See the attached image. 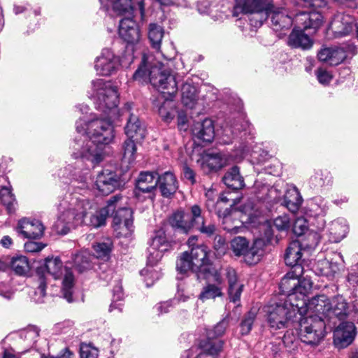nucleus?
<instances>
[{
    "mask_svg": "<svg viewBox=\"0 0 358 358\" xmlns=\"http://www.w3.org/2000/svg\"><path fill=\"white\" fill-rule=\"evenodd\" d=\"M113 115L93 116L91 118H80L76 124V131L80 134L73 142L71 156L79 159L78 163H85V169L94 168L106 157L105 145L114 141L115 129Z\"/></svg>",
    "mask_w": 358,
    "mask_h": 358,
    "instance_id": "1",
    "label": "nucleus"
},
{
    "mask_svg": "<svg viewBox=\"0 0 358 358\" xmlns=\"http://www.w3.org/2000/svg\"><path fill=\"white\" fill-rule=\"evenodd\" d=\"M122 198L120 194L112 196L106 207L93 213L92 203L90 201L77 194L66 195L59 205L58 224H65L64 234H66L71 227L82 224L95 228L101 227L105 224L107 217L113 214Z\"/></svg>",
    "mask_w": 358,
    "mask_h": 358,
    "instance_id": "2",
    "label": "nucleus"
},
{
    "mask_svg": "<svg viewBox=\"0 0 358 358\" xmlns=\"http://www.w3.org/2000/svg\"><path fill=\"white\" fill-rule=\"evenodd\" d=\"M178 75H172L166 70L161 62H151L145 55H143L141 64L133 76V78L139 82L149 80L164 94L165 101L159 107L158 113L166 122H170L174 117L173 103L170 99L178 91Z\"/></svg>",
    "mask_w": 358,
    "mask_h": 358,
    "instance_id": "3",
    "label": "nucleus"
},
{
    "mask_svg": "<svg viewBox=\"0 0 358 358\" xmlns=\"http://www.w3.org/2000/svg\"><path fill=\"white\" fill-rule=\"evenodd\" d=\"M88 94L97 110L104 114L116 115L120 94L117 87L112 81L101 78L92 80Z\"/></svg>",
    "mask_w": 358,
    "mask_h": 358,
    "instance_id": "4",
    "label": "nucleus"
},
{
    "mask_svg": "<svg viewBox=\"0 0 358 358\" xmlns=\"http://www.w3.org/2000/svg\"><path fill=\"white\" fill-rule=\"evenodd\" d=\"M210 250L203 245H196L189 252H182L176 262V269L180 273L189 271L195 273L198 278L215 271L209 259Z\"/></svg>",
    "mask_w": 358,
    "mask_h": 358,
    "instance_id": "5",
    "label": "nucleus"
},
{
    "mask_svg": "<svg viewBox=\"0 0 358 358\" xmlns=\"http://www.w3.org/2000/svg\"><path fill=\"white\" fill-rule=\"evenodd\" d=\"M293 327L301 341L311 346H317L327 334L326 322L321 317L304 316L300 312Z\"/></svg>",
    "mask_w": 358,
    "mask_h": 358,
    "instance_id": "6",
    "label": "nucleus"
},
{
    "mask_svg": "<svg viewBox=\"0 0 358 358\" xmlns=\"http://www.w3.org/2000/svg\"><path fill=\"white\" fill-rule=\"evenodd\" d=\"M303 311L302 308L291 307L287 302L277 303L268 307L267 322L272 330L293 327L299 312Z\"/></svg>",
    "mask_w": 358,
    "mask_h": 358,
    "instance_id": "7",
    "label": "nucleus"
},
{
    "mask_svg": "<svg viewBox=\"0 0 358 358\" xmlns=\"http://www.w3.org/2000/svg\"><path fill=\"white\" fill-rule=\"evenodd\" d=\"M44 268L47 273L55 279L62 278V292L64 298L68 302L73 301V288L74 277L72 271L67 267H63V264L59 257H48L45 259Z\"/></svg>",
    "mask_w": 358,
    "mask_h": 358,
    "instance_id": "8",
    "label": "nucleus"
},
{
    "mask_svg": "<svg viewBox=\"0 0 358 358\" xmlns=\"http://www.w3.org/2000/svg\"><path fill=\"white\" fill-rule=\"evenodd\" d=\"M303 273V267L297 266L296 268L292 269L281 280L280 283V289L282 294L286 295L284 302H287L289 305L295 306L298 308L303 309L304 301H299L296 302L299 298L296 288L299 284V278Z\"/></svg>",
    "mask_w": 358,
    "mask_h": 358,
    "instance_id": "9",
    "label": "nucleus"
},
{
    "mask_svg": "<svg viewBox=\"0 0 358 358\" xmlns=\"http://www.w3.org/2000/svg\"><path fill=\"white\" fill-rule=\"evenodd\" d=\"M120 65L119 56L108 48L102 49L94 60V70L101 76H110L115 73Z\"/></svg>",
    "mask_w": 358,
    "mask_h": 358,
    "instance_id": "10",
    "label": "nucleus"
},
{
    "mask_svg": "<svg viewBox=\"0 0 358 358\" xmlns=\"http://www.w3.org/2000/svg\"><path fill=\"white\" fill-rule=\"evenodd\" d=\"M231 162L232 157L227 153L208 151L201 155L196 163L205 173H209L220 170Z\"/></svg>",
    "mask_w": 358,
    "mask_h": 358,
    "instance_id": "11",
    "label": "nucleus"
},
{
    "mask_svg": "<svg viewBox=\"0 0 358 358\" xmlns=\"http://www.w3.org/2000/svg\"><path fill=\"white\" fill-rule=\"evenodd\" d=\"M203 277L208 282L199 295L200 300L204 301L223 296L224 280L217 270L203 275Z\"/></svg>",
    "mask_w": 358,
    "mask_h": 358,
    "instance_id": "12",
    "label": "nucleus"
},
{
    "mask_svg": "<svg viewBox=\"0 0 358 358\" xmlns=\"http://www.w3.org/2000/svg\"><path fill=\"white\" fill-rule=\"evenodd\" d=\"M223 341L220 339H213L210 336L201 341L199 346H193L187 351V358H212L222 350Z\"/></svg>",
    "mask_w": 358,
    "mask_h": 358,
    "instance_id": "13",
    "label": "nucleus"
},
{
    "mask_svg": "<svg viewBox=\"0 0 358 358\" xmlns=\"http://www.w3.org/2000/svg\"><path fill=\"white\" fill-rule=\"evenodd\" d=\"M330 299L324 294L313 296L303 305V315L321 317L324 321L329 318L330 309Z\"/></svg>",
    "mask_w": 358,
    "mask_h": 358,
    "instance_id": "14",
    "label": "nucleus"
},
{
    "mask_svg": "<svg viewBox=\"0 0 358 358\" xmlns=\"http://www.w3.org/2000/svg\"><path fill=\"white\" fill-rule=\"evenodd\" d=\"M121 177L115 171L103 169L98 173L95 185L96 189L103 194L108 195L123 185Z\"/></svg>",
    "mask_w": 358,
    "mask_h": 358,
    "instance_id": "15",
    "label": "nucleus"
},
{
    "mask_svg": "<svg viewBox=\"0 0 358 358\" xmlns=\"http://www.w3.org/2000/svg\"><path fill=\"white\" fill-rule=\"evenodd\" d=\"M170 248L165 233L159 231L152 240V243L148 248V265L151 267L156 265L163 257L164 253Z\"/></svg>",
    "mask_w": 358,
    "mask_h": 358,
    "instance_id": "16",
    "label": "nucleus"
},
{
    "mask_svg": "<svg viewBox=\"0 0 358 358\" xmlns=\"http://www.w3.org/2000/svg\"><path fill=\"white\" fill-rule=\"evenodd\" d=\"M157 185V173L148 171L141 172L136 181L134 194L139 198L142 194H147V197L153 200Z\"/></svg>",
    "mask_w": 358,
    "mask_h": 358,
    "instance_id": "17",
    "label": "nucleus"
},
{
    "mask_svg": "<svg viewBox=\"0 0 358 358\" xmlns=\"http://www.w3.org/2000/svg\"><path fill=\"white\" fill-rule=\"evenodd\" d=\"M355 24L353 17L348 14L338 13L329 24V30L335 38H341L352 32Z\"/></svg>",
    "mask_w": 358,
    "mask_h": 358,
    "instance_id": "18",
    "label": "nucleus"
},
{
    "mask_svg": "<svg viewBox=\"0 0 358 358\" xmlns=\"http://www.w3.org/2000/svg\"><path fill=\"white\" fill-rule=\"evenodd\" d=\"M355 336V326L352 322H341L334 332V343L338 348L350 345Z\"/></svg>",
    "mask_w": 358,
    "mask_h": 358,
    "instance_id": "19",
    "label": "nucleus"
},
{
    "mask_svg": "<svg viewBox=\"0 0 358 358\" xmlns=\"http://www.w3.org/2000/svg\"><path fill=\"white\" fill-rule=\"evenodd\" d=\"M44 229L42 222L38 220L22 218L19 220L16 231L24 238L37 239L43 236Z\"/></svg>",
    "mask_w": 358,
    "mask_h": 358,
    "instance_id": "20",
    "label": "nucleus"
},
{
    "mask_svg": "<svg viewBox=\"0 0 358 358\" xmlns=\"http://www.w3.org/2000/svg\"><path fill=\"white\" fill-rule=\"evenodd\" d=\"M118 34L122 39L129 44L138 43L141 38L138 26L131 17H124L120 21Z\"/></svg>",
    "mask_w": 358,
    "mask_h": 358,
    "instance_id": "21",
    "label": "nucleus"
},
{
    "mask_svg": "<svg viewBox=\"0 0 358 358\" xmlns=\"http://www.w3.org/2000/svg\"><path fill=\"white\" fill-rule=\"evenodd\" d=\"M296 25L303 30L312 29L317 30L323 22V17L318 11L301 12L294 17Z\"/></svg>",
    "mask_w": 358,
    "mask_h": 358,
    "instance_id": "22",
    "label": "nucleus"
},
{
    "mask_svg": "<svg viewBox=\"0 0 358 358\" xmlns=\"http://www.w3.org/2000/svg\"><path fill=\"white\" fill-rule=\"evenodd\" d=\"M317 57L321 62L331 66H337L347 58V53L341 47H325L319 51Z\"/></svg>",
    "mask_w": 358,
    "mask_h": 358,
    "instance_id": "23",
    "label": "nucleus"
},
{
    "mask_svg": "<svg viewBox=\"0 0 358 358\" xmlns=\"http://www.w3.org/2000/svg\"><path fill=\"white\" fill-rule=\"evenodd\" d=\"M306 250L303 248L301 241H292L286 249L285 254V264L291 266L292 269L297 266H301L303 252Z\"/></svg>",
    "mask_w": 358,
    "mask_h": 358,
    "instance_id": "24",
    "label": "nucleus"
},
{
    "mask_svg": "<svg viewBox=\"0 0 358 358\" xmlns=\"http://www.w3.org/2000/svg\"><path fill=\"white\" fill-rule=\"evenodd\" d=\"M192 132L197 139L203 142L210 143L215 137L213 122L210 119L195 122L192 127Z\"/></svg>",
    "mask_w": 358,
    "mask_h": 358,
    "instance_id": "25",
    "label": "nucleus"
},
{
    "mask_svg": "<svg viewBox=\"0 0 358 358\" xmlns=\"http://www.w3.org/2000/svg\"><path fill=\"white\" fill-rule=\"evenodd\" d=\"M287 44L292 48L307 50L312 48L313 41L304 33L303 29H299L296 25L288 36Z\"/></svg>",
    "mask_w": 358,
    "mask_h": 358,
    "instance_id": "26",
    "label": "nucleus"
},
{
    "mask_svg": "<svg viewBox=\"0 0 358 358\" xmlns=\"http://www.w3.org/2000/svg\"><path fill=\"white\" fill-rule=\"evenodd\" d=\"M124 217L125 220L124 222H120L119 217L113 220V228L117 237L129 236L134 231L133 211L126 210Z\"/></svg>",
    "mask_w": 358,
    "mask_h": 358,
    "instance_id": "27",
    "label": "nucleus"
},
{
    "mask_svg": "<svg viewBox=\"0 0 358 358\" xmlns=\"http://www.w3.org/2000/svg\"><path fill=\"white\" fill-rule=\"evenodd\" d=\"M329 318L333 316L343 320L350 315L349 304L342 295H336L330 299Z\"/></svg>",
    "mask_w": 358,
    "mask_h": 358,
    "instance_id": "28",
    "label": "nucleus"
},
{
    "mask_svg": "<svg viewBox=\"0 0 358 358\" xmlns=\"http://www.w3.org/2000/svg\"><path fill=\"white\" fill-rule=\"evenodd\" d=\"M125 134L128 138L136 141L143 140L145 136V129L138 117L134 115H130L125 127Z\"/></svg>",
    "mask_w": 358,
    "mask_h": 358,
    "instance_id": "29",
    "label": "nucleus"
},
{
    "mask_svg": "<svg viewBox=\"0 0 358 358\" xmlns=\"http://www.w3.org/2000/svg\"><path fill=\"white\" fill-rule=\"evenodd\" d=\"M157 184L163 196L169 197L177 190L178 185L176 176L170 172H166L157 177Z\"/></svg>",
    "mask_w": 358,
    "mask_h": 358,
    "instance_id": "30",
    "label": "nucleus"
},
{
    "mask_svg": "<svg viewBox=\"0 0 358 358\" xmlns=\"http://www.w3.org/2000/svg\"><path fill=\"white\" fill-rule=\"evenodd\" d=\"M248 122H244L241 124L239 121L227 122L222 127L221 141L224 144H229L232 142L233 138L236 136L241 129H246Z\"/></svg>",
    "mask_w": 358,
    "mask_h": 358,
    "instance_id": "31",
    "label": "nucleus"
},
{
    "mask_svg": "<svg viewBox=\"0 0 358 358\" xmlns=\"http://www.w3.org/2000/svg\"><path fill=\"white\" fill-rule=\"evenodd\" d=\"M227 278L229 283V297L231 301L237 303L240 301V298L243 289V285L237 281V275L234 269L227 268Z\"/></svg>",
    "mask_w": 358,
    "mask_h": 358,
    "instance_id": "32",
    "label": "nucleus"
},
{
    "mask_svg": "<svg viewBox=\"0 0 358 358\" xmlns=\"http://www.w3.org/2000/svg\"><path fill=\"white\" fill-rule=\"evenodd\" d=\"M348 231V225L343 218H338L332 221L329 227V236L331 242L338 243L343 239Z\"/></svg>",
    "mask_w": 358,
    "mask_h": 358,
    "instance_id": "33",
    "label": "nucleus"
},
{
    "mask_svg": "<svg viewBox=\"0 0 358 358\" xmlns=\"http://www.w3.org/2000/svg\"><path fill=\"white\" fill-rule=\"evenodd\" d=\"M224 183L233 189H240L245 186L243 178L240 174L239 168L234 166L223 177Z\"/></svg>",
    "mask_w": 358,
    "mask_h": 358,
    "instance_id": "34",
    "label": "nucleus"
},
{
    "mask_svg": "<svg viewBox=\"0 0 358 358\" xmlns=\"http://www.w3.org/2000/svg\"><path fill=\"white\" fill-rule=\"evenodd\" d=\"M338 271V264L327 259L320 260L315 266V272L317 275L325 276L329 280H332Z\"/></svg>",
    "mask_w": 358,
    "mask_h": 358,
    "instance_id": "35",
    "label": "nucleus"
},
{
    "mask_svg": "<svg viewBox=\"0 0 358 358\" xmlns=\"http://www.w3.org/2000/svg\"><path fill=\"white\" fill-rule=\"evenodd\" d=\"M301 203L302 198L296 188L293 187L286 191L284 195V205L289 211L296 213Z\"/></svg>",
    "mask_w": 358,
    "mask_h": 358,
    "instance_id": "36",
    "label": "nucleus"
},
{
    "mask_svg": "<svg viewBox=\"0 0 358 358\" xmlns=\"http://www.w3.org/2000/svg\"><path fill=\"white\" fill-rule=\"evenodd\" d=\"M245 13L258 14L269 7V0H243L241 5Z\"/></svg>",
    "mask_w": 358,
    "mask_h": 358,
    "instance_id": "37",
    "label": "nucleus"
},
{
    "mask_svg": "<svg viewBox=\"0 0 358 358\" xmlns=\"http://www.w3.org/2000/svg\"><path fill=\"white\" fill-rule=\"evenodd\" d=\"M329 209L327 202L321 197L313 199L308 203V215L310 217L324 216Z\"/></svg>",
    "mask_w": 358,
    "mask_h": 358,
    "instance_id": "38",
    "label": "nucleus"
},
{
    "mask_svg": "<svg viewBox=\"0 0 358 358\" xmlns=\"http://www.w3.org/2000/svg\"><path fill=\"white\" fill-rule=\"evenodd\" d=\"M182 102L187 108H193L197 101L196 90L194 86L186 82L181 88Z\"/></svg>",
    "mask_w": 358,
    "mask_h": 358,
    "instance_id": "39",
    "label": "nucleus"
},
{
    "mask_svg": "<svg viewBox=\"0 0 358 358\" xmlns=\"http://www.w3.org/2000/svg\"><path fill=\"white\" fill-rule=\"evenodd\" d=\"M186 215L182 211H177L173 213L169 218V223L173 227L187 233L191 228L189 220L186 218Z\"/></svg>",
    "mask_w": 358,
    "mask_h": 358,
    "instance_id": "40",
    "label": "nucleus"
},
{
    "mask_svg": "<svg viewBox=\"0 0 358 358\" xmlns=\"http://www.w3.org/2000/svg\"><path fill=\"white\" fill-rule=\"evenodd\" d=\"M103 5V0H99ZM111 3L113 10L118 15L131 14L134 6L131 0H107Z\"/></svg>",
    "mask_w": 358,
    "mask_h": 358,
    "instance_id": "41",
    "label": "nucleus"
},
{
    "mask_svg": "<svg viewBox=\"0 0 358 358\" xmlns=\"http://www.w3.org/2000/svg\"><path fill=\"white\" fill-rule=\"evenodd\" d=\"M309 182L312 187L319 188L329 185L332 182V177L328 171H317L310 177Z\"/></svg>",
    "mask_w": 358,
    "mask_h": 358,
    "instance_id": "42",
    "label": "nucleus"
},
{
    "mask_svg": "<svg viewBox=\"0 0 358 358\" xmlns=\"http://www.w3.org/2000/svg\"><path fill=\"white\" fill-rule=\"evenodd\" d=\"M91 258L87 252L78 253L73 257V266L80 273L87 271L92 268Z\"/></svg>",
    "mask_w": 358,
    "mask_h": 358,
    "instance_id": "43",
    "label": "nucleus"
},
{
    "mask_svg": "<svg viewBox=\"0 0 358 358\" xmlns=\"http://www.w3.org/2000/svg\"><path fill=\"white\" fill-rule=\"evenodd\" d=\"M42 268H38L37 271V287L34 292L32 299L36 303H42L43 298L45 296L46 289V276L43 273Z\"/></svg>",
    "mask_w": 358,
    "mask_h": 358,
    "instance_id": "44",
    "label": "nucleus"
},
{
    "mask_svg": "<svg viewBox=\"0 0 358 358\" xmlns=\"http://www.w3.org/2000/svg\"><path fill=\"white\" fill-rule=\"evenodd\" d=\"M164 36V29L157 24H150L149 26L148 38L153 48L159 50Z\"/></svg>",
    "mask_w": 358,
    "mask_h": 358,
    "instance_id": "45",
    "label": "nucleus"
},
{
    "mask_svg": "<svg viewBox=\"0 0 358 358\" xmlns=\"http://www.w3.org/2000/svg\"><path fill=\"white\" fill-rule=\"evenodd\" d=\"M271 21L275 27V29H288L293 23L295 24L294 18L292 19L290 16L282 12L273 13Z\"/></svg>",
    "mask_w": 358,
    "mask_h": 358,
    "instance_id": "46",
    "label": "nucleus"
},
{
    "mask_svg": "<svg viewBox=\"0 0 358 358\" xmlns=\"http://www.w3.org/2000/svg\"><path fill=\"white\" fill-rule=\"evenodd\" d=\"M136 140L128 138L123 143L122 160L129 164H132L136 159Z\"/></svg>",
    "mask_w": 358,
    "mask_h": 358,
    "instance_id": "47",
    "label": "nucleus"
},
{
    "mask_svg": "<svg viewBox=\"0 0 358 358\" xmlns=\"http://www.w3.org/2000/svg\"><path fill=\"white\" fill-rule=\"evenodd\" d=\"M12 269L18 275H24L29 271L28 259L24 256H17L12 259L10 264Z\"/></svg>",
    "mask_w": 358,
    "mask_h": 358,
    "instance_id": "48",
    "label": "nucleus"
},
{
    "mask_svg": "<svg viewBox=\"0 0 358 358\" xmlns=\"http://www.w3.org/2000/svg\"><path fill=\"white\" fill-rule=\"evenodd\" d=\"M249 248V242L242 236H237L231 241V248L236 256H242Z\"/></svg>",
    "mask_w": 358,
    "mask_h": 358,
    "instance_id": "49",
    "label": "nucleus"
},
{
    "mask_svg": "<svg viewBox=\"0 0 358 358\" xmlns=\"http://www.w3.org/2000/svg\"><path fill=\"white\" fill-rule=\"evenodd\" d=\"M0 199L3 204L6 206L9 213L14 210L16 201L10 188L7 187L1 188L0 190Z\"/></svg>",
    "mask_w": 358,
    "mask_h": 358,
    "instance_id": "50",
    "label": "nucleus"
},
{
    "mask_svg": "<svg viewBox=\"0 0 358 358\" xmlns=\"http://www.w3.org/2000/svg\"><path fill=\"white\" fill-rule=\"evenodd\" d=\"M230 210L227 208L225 211L222 213L220 211L217 212V215L220 217H222V224L224 230L231 232L238 233L239 227L237 224H232V217L230 215ZM236 221H233V224H235ZM236 222H238L236 221Z\"/></svg>",
    "mask_w": 358,
    "mask_h": 358,
    "instance_id": "51",
    "label": "nucleus"
},
{
    "mask_svg": "<svg viewBox=\"0 0 358 358\" xmlns=\"http://www.w3.org/2000/svg\"><path fill=\"white\" fill-rule=\"evenodd\" d=\"M313 287V282L310 279L303 278L302 280L299 279V284L297 286L296 292L299 295V298L296 302H299V301H303L306 303V295L309 293Z\"/></svg>",
    "mask_w": 358,
    "mask_h": 358,
    "instance_id": "52",
    "label": "nucleus"
},
{
    "mask_svg": "<svg viewBox=\"0 0 358 358\" xmlns=\"http://www.w3.org/2000/svg\"><path fill=\"white\" fill-rule=\"evenodd\" d=\"M257 313L255 310H251L245 316L242 322H241V334L248 335L252 330L253 323L255 320Z\"/></svg>",
    "mask_w": 358,
    "mask_h": 358,
    "instance_id": "53",
    "label": "nucleus"
},
{
    "mask_svg": "<svg viewBox=\"0 0 358 358\" xmlns=\"http://www.w3.org/2000/svg\"><path fill=\"white\" fill-rule=\"evenodd\" d=\"M124 294L121 285H116L113 289V301L110 306L109 310L112 312L115 309H117L119 312L122 311L121 303H118L123 299Z\"/></svg>",
    "mask_w": 358,
    "mask_h": 358,
    "instance_id": "54",
    "label": "nucleus"
},
{
    "mask_svg": "<svg viewBox=\"0 0 358 358\" xmlns=\"http://www.w3.org/2000/svg\"><path fill=\"white\" fill-rule=\"evenodd\" d=\"M255 243L252 247H249L245 252L242 255L244 261L249 265L255 264L259 262L262 254L256 247Z\"/></svg>",
    "mask_w": 358,
    "mask_h": 358,
    "instance_id": "55",
    "label": "nucleus"
},
{
    "mask_svg": "<svg viewBox=\"0 0 358 358\" xmlns=\"http://www.w3.org/2000/svg\"><path fill=\"white\" fill-rule=\"evenodd\" d=\"M273 223L278 231L287 232L291 227V219L288 215L283 214L275 217Z\"/></svg>",
    "mask_w": 358,
    "mask_h": 358,
    "instance_id": "56",
    "label": "nucleus"
},
{
    "mask_svg": "<svg viewBox=\"0 0 358 358\" xmlns=\"http://www.w3.org/2000/svg\"><path fill=\"white\" fill-rule=\"evenodd\" d=\"M320 241L319 234L316 232L311 231L306 235L305 238L302 239L301 243L304 249L310 250L314 249L318 245Z\"/></svg>",
    "mask_w": 358,
    "mask_h": 358,
    "instance_id": "57",
    "label": "nucleus"
},
{
    "mask_svg": "<svg viewBox=\"0 0 358 358\" xmlns=\"http://www.w3.org/2000/svg\"><path fill=\"white\" fill-rule=\"evenodd\" d=\"M194 227L207 237L215 236L217 231L215 225L211 222L207 223L205 220L196 224Z\"/></svg>",
    "mask_w": 358,
    "mask_h": 358,
    "instance_id": "58",
    "label": "nucleus"
},
{
    "mask_svg": "<svg viewBox=\"0 0 358 358\" xmlns=\"http://www.w3.org/2000/svg\"><path fill=\"white\" fill-rule=\"evenodd\" d=\"M150 266H147L146 268L141 271V275L145 276V282L148 287L153 284L155 280L159 279L161 273L154 268H150Z\"/></svg>",
    "mask_w": 358,
    "mask_h": 358,
    "instance_id": "59",
    "label": "nucleus"
},
{
    "mask_svg": "<svg viewBox=\"0 0 358 358\" xmlns=\"http://www.w3.org/2000/svg\"><path fill=\"white\" fill-rule=\"evenodd\" d=\"M348 287L353 289L355 294L357 296L358 292V265L352 266L347 276Z\"/></svg>",
    "mask_w": 358,
    "mask_h": 358,
    "instance_id": "60",
    "label": "nucleus"
},
{
    "mask_svg": "<svg viewBox=\"0 0 358 358\" xmlns=\"http://www.w3.org/2000/svg\"><path fill=\"white\" fill-rule=\"evenodd\" d=\"M81 358H97L98 350L88 344H81L80 348Z\"/></svg>",
    "mask_w": 358,
    "mask_h": 358,
    "instance_id": "61",
    "label": "nucleus"
},
{
    "mask_svg": "<svg viewBox=\"0 0 358 358\" xmlns=\"http://www.w3.org/2000/svg\"><path fill=\"white\" fill-rule=\"evenodd\" d=\"M96 258L107 257L110 252V244L99 243L93 246Z\"/></svg>",
    "mask_w": 358,
    "mask_h": 358,
    "instance_id": "62",
    "label": "nucleus"
},
{
    "mask_svg": "<svg viewBox=\"0 0 358 358\" xmlns=\"http://www.w3.org/2000/svg\"><path fill=\"white\" fill-rule=\"evenodd\" d=\"M308 229L307 221L303 217H298L294 222L293 231L300 236L306 234Z\"/></svg>",
    "mask_w": 358,
    "mask_h": 358,
    "instance_id": "63",
    "label": "nucleus"
},
{
    "mask_svg": "<svg viewBox=\"0 0 358 358\" xmlns=\"http://www.w3.org/2000/svg\"><path fill=\"white\" fill-rule=\"evenodd\" d=\"M315 74L319 83L324 85H328L333 78L331 73L323 68L318 69Z\"/></svg>",
    "mask_w": 358,
    "mask_h": 358,
    "instance_id": "64",
    "label": "nucleus"
}]
</instances>
